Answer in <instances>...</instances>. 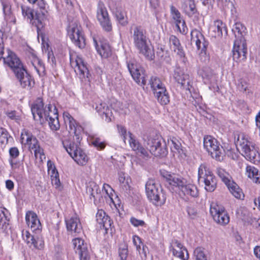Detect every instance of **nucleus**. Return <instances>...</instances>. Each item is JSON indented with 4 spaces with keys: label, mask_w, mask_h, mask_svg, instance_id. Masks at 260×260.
<instances>
[{
    "label": "nucleus",
    "mask_w": 260,
    "mask_h": 260,
    "mask_svg": "<svg viewBox=\"0 0 260 260\" xmlns=\"http://www.w3.org/2000/svg\"><path fill=\"white\" fill-rule=\"evenodd\" d=\"M96 220L100 225V228L104 229L106 231L111 228L112 224L110 217L102 209L98 210L96 214Z\"/></svg>",
    "instance_id": "nucleus-27"
},
{
    "label": "nucleus",
    "mask_w": 260,
    "mask_h": 260,
    "mask_svg": "<svg viewBox=\"0 0 260 260\" xmlns=\"http://www.w3.org/2000/svg\"><path fill=\"white\" fill-rule=\"evenodd\" d=\"M53 174L51 175V181L53 185L56 186V187H58L60 185V182L59 179L58 173L57 172L55 173L54 171H53Z\"/></svg>",
    "instance_id": "nucleus-54"
},
{
    "label": "nucleus",
    "mask_w": 260,
    "mask_h": 260,
    "mask_svg": "<svg viewBox=\"0 0 260 260\" xmlns=\"http://www.w3.org/2000/svg\"><path fill=\"white\" fill-rule=\"evenodd\" d=\"M178 30L183 35L186 34L187 32L188 28L186 25V23H185V24H183V23H182L180 24V28L178 29Z\"/></svg>",
    "instance_id": "nucleus-63"
},
{
    "label": "nucleus",
    "mask_w": 260,
    "mask_h": 260,
    "mask_svg": "<svg viewBox=\"0 0 260 260\" xmlns=\"http://www.w3.org/2000/svg\"><path fill=\"white\" fill-rule=\"evenodd\" d=\"M36 4L37 6L36 11V27L37 29H40L43 27L44 21L45 19L46 10V4L44 0H37Z\"/></svg>",
    "instance_id": "nucleus-22"
},
{
    "label": "nucleus",
    "mask_w": 260,
    "mask_h": 260,
    "mask_svg": "<svg viewBox=\"0 0 260 260\" xmlns=\"http://www.w3.org/2000/svg\"><path fill=\"white\" fill-rule=\"evenodd\" d=\"M171 142V149L172 151L175 153H178L179 155L182 156L183 154L185 155L184 151L182 148L181 143L176 138L173 137L170 139Z\"/></svg>",
    "instance_id": "nucleus-45"
},
{
    "label": "nucleus",
    "mask_w": 260,
    "mask_h": 260,
    "mask_svg": "<svg viewBox=\"0 0 260 260\" xmlns=\"http://www.w3.org/2000/svg\"><path fill=\"white\" fill-rule=\"evenodd\" d=\"M238 89L241 91H246L248 89V85L247 82L245 81L241 80L238 85Z\"/></svg>",
    "instance_id": "nucleus-59"
},
{
    "label": "nucleus",
    "mask_w": 260,
    "mask_h": 260,
    "mask_svg": "<svg viewBox=\"0 0 260 260\" xmlns=\"http://www.w3.org/2000/svg\"><path fill=\"white\" fill-rule=\"evenodd\" d=\"M247 46L246 41L235 40L233 49V59L237 62L246 58Z\"/></svg>",
    "instance_id": "nucleus-19"
},
{
    "label": "nucleus",
    "mask_w": 260,
    "mask_h": 260,
    "mask_svg": "<svg viewBox=\"0 0 260 260\" xmlns=\"http://www.w3.org/2000/svg\"><path fill=\"white\" fill-rule=\"evenodd\" d=\"M72 243L80 260H90V255L87 244L82 239L75 238L72 240Z\"/></svg>",
    "instance_id": "nucleus-16"
},
{
    "label": "nucleus",
    "mask_w": 260,
    "mask_h": 260,
    "mask_svg": "<svg viewBox=\"0 0 260 260\" xmlns=\"http://www.w3.org/2000/svg\"><path fill=\"white\" fill-rule=\"evenodd\" d=\"M4 63L10 67L15 74L24 68L23 64L16 54L9 50H7V54L4 58Z\"/></svg>",
    "instance_id": "nucleus-18"
},
{
    "label": "nucleus",
    "mask_w": 260,
    "mask_h": 260,
    "mask_svg": "<svg viewBox=\"0 0 260 260\" xmlns=\"http://www.w3.org/2000/svg\"><path fill=\"white\" fill-rule=\"evenodd\" d=\"M44 103L41 98H38L32 105L31 111L34 120L44 122V119L48 121L52 130L57 131L60 127L58 118L57 110L55 106L48 104L44 109Z\"/></svg>",
    "instance_id": "nucleus-1"
},
{
    "label": "nucleus",
    "mask_w": 260,
    "mask_h": 260,
    "mask_svg": "<svg viewBox=\"0 0 260 260\" xmlns=\"http://www.w3.org/2000/svg\"><path fill=\"white\" fill-rule=\"evenodd\" d=\"M96 17L103 28L106 31H110L112 29L109 15L104 4L100 2L98 5Z\"/></svg>",
    "instance_id": "nucleus-15"
},
{
    "label": "nucleus",
    "mask_w": 260,
    "mask_h": 260,
    "mask_svg": "<svg viewBox=\"0 0 260 260\" xmlns=\"http://www.w3.org/2000/svg\"><path fill=\"white\" fill-rule=\"evenodd\" d=\"M194 256L196 260H207V256L201 247H197L194 251Z\"/></svg>",
    "instance_id": "nucleus-49"
},
{
    "label": "nucleus",
    "mask_w": 260,
    "mask_h": 260,
    "mask_svg": "<svg viewBox=\"0 0 260 260\" xmlns=\"http://www.w3.org/2000/svg\"><path fill=\"white\" fill-rule=\"evenodd\" d=\"M204 147L212 158L217 160L222 159L223 149L218 141L211 136H206L204 138Z\"/></svg>",
    "instance_id": "nucleus-7"
},
{
    "label": "nucleus",
    "mask_w": 260,
    "mask_h": 260,
    "mask_svg": "<svg viewBox=\"0 0 260 260\" xmlns=\"http://www.w3.org/2000/svg\"><path fill=\"white\" fill-rule=\"evenodd\" d=\"M173 77L175 81L181 87L186 90H190L191 87V78L187 73H185L184 70L180 67H176L174 70Z\"/></svg>",
    "instance_id": "nucleus-17"
},
{
    "label": "nucleus",
    "mask_w": 260,
    "mask_h": 260,
    "mask_svg": "<svg viewBox=\"0 0 260 260\" xmlns=\"http://www.w3.org/2000/svg\"><path fill=\"white\" fill-rule=\"evenodd\" d=\"M200 74L204 79L207 80H211L214 76L213 71L208 67L204 68L200 72Z\"/></svg>",
    "instance_id": "nucleus-46"
},
{
    "label": "nucleus",
    "mask_w": 260,
    "mask_h": 260,
    "mask_svg": "<svg viewBox=\"0 0 260 260\" xmlns=\"http://www.w3.org/2000/svg\"><path fill=\"white\" fill-rule=\"evenodd\" d=\"M210 212L214 220L217 223L224 225L230 221V217L223 207L215 203L210 205Z\"/></svg>",
    "instance_id": "nucleus-11"
},
{
    "label": "nucleus",
    "mask_w": 260,
    "mask_h": 260,
    "mask_svg": "<svg viewBox=\"0 0 260 260\" xmlns=\"http://www.w3.org/2000/svg\"><path fill=\"white\" fill-rule=\"evenodd\" d=\"M187 213H188L189 216L191 218L193 219L197 216V210L192 207H187Z\"/></svg>",
    "instance_id": "nucleus-61"
},
{
    "label": "nucleus",
    "mask_w": 260,
    "mask_h": 260,
    "mask_svg": "<svg viewBox=\"0 0 260 260\" xmlns=\"http://www.w3.org/2000/svg\"><path fill=\"white\" fill-rule=\"evenodd\" d=\"M4 13L6 16H9L11 14V6L7 2H2Z\"/></svg>",
    "instance_id": "nucleus-56"
},
{
    "label": "nucleus",
    "mask_w": 260,
    "mask_h": 260,
    "mask_svg": "<svg viewBox=\"0 0 260 260\" xmlns=\"http://www.w3.org/2000/svg\"><path fill=\"white\" fill-rule=\"evenodd\" d=\"M145 191L148 200L157 206L163 205L166 197L163 190L154 179H149L145 184Z\"/></svg>",
    "instance_id": "nucleus-5"
},
{
    "label": "nucleus",
    "mask_w": 260,
    "mask_h": 260,
    "mask_svg": "<svg viewBox=\"0 0 260 260\" xmlns=\"http://www.w3.org/2000/svg\"><path fill=\"white\" fill-rule=\"evenodd\" d=\"M92 144L100 150L105 148L106 144L104 142H102L100 138H95L92 142Z\"/></svg>",
    "instance_id": "nucleus-55"
},
{
    "label": "nucleus",
    "mask_w": 260,
    "mask_h": 260,
    "mask_svg": "<svg viewBox=\"0 0 260 260\" xmlns=\"http://www.w3.org/2000/svg\"><path fill=\"white\" fill-rule=\"evenodd\" d=\"M169 43L171 48L173 50L174 52L176 53L178 57L181 59L182 61L184 63H185L187 61V58L178 38L175 36L171 35L169 38Z\"/></svg>",
    "instance_id": "nucleus-26"
},
{
    "label": "nucleus",
    "mask_w": 260,
    "mask_h": 260,
    "mask_svg": "<svg viewBox=\"0 0 260 260\" xmlns=\"http://www.w3.org/2000/svg\"><path fill=\"white\" fill-rule=\"evenodd\" d=\"M181 8L184 13L190 17L198 12L194 0H181Z\"/></svg>",
    "instance_id": "nucleus-34"
},
{
    "label": "nucleus",
    "mask_w": 260,
    "mask_h": 260,
    "mask_svg": "<svg viewBox=\"0 0 260 260\" xmlns=\"http://www.w3.org/2000/svg\"><path fill=\"white\" fill-rule=\"evenodd\" d=\"M95 110L102 115L103 119H105L106 122H109L112 121V113L105 103L101 102L97 104Z\"/></svg>",
    "instance_id": "nucleus-32"
},
{
    "label": "nucleus",
    "mask_w": 260,
    "mask_h": 260,
    "mask_svg": "<svg viewBox=\"0 0 260 260\" xmlns=\"http://www.w3.org/2000/svg\"><path fill=\"white\" fill-rule=\"evenodd\" d=\"M191 42L194 43L198 50H201L202 53H206L209 45V42L205 40L204 35L197 29H193L191 33Z\"/></svg>",
    "instance_id": "nucleus-20"
},
{
    "label": "nucleus",
    "mask_w": 260,
    "mask_h": 260,
    "mask_svg": "<svg viewBox=\"0 0 260 260\" xmlns=\"http://www.w3.org/2000/svg\"><path fill=\"white\" fill-rule=\"evenodd\" d=\"M147 145L150 153L155 156L163 157L168 153L165 145H162L161 138L157 136L149 138Z\"/></svg>",
    "instance_id": "nucleus-12"
},
{
    "label": "nucleus",
    "mask_w": 260,
    "mask_h": 260,
    "mask_svg": "<svg viewBox=\"0 0 260 260\" xmlns=\"http://www.w3.org/2000/svg\"><path fill=\"white\" fill-rule=\"evenodd\" d=\"M171 16L173 20L180 19L181 15L179 11L173 5L170 7Z\"/></svg>",
    "instance_id": "nucleus-53"
},
{
    "label": "nucleus",
    "mask_w": 260,
    "mask_h": 260,
    "mask_svg": "<svg viewBox=\"0 0 260 260\" xmlns=\"http://www.w3.org/2000/svg\"><path fill=\"white\" fill-rule=\"evenodd\" d=\"M63 117L65 123L69 125V133L74 134V140H76L77 143H80L82 140V127L77 123L76 120L68 112H64Z\"/></svg>",
    "instance_id": "nucleus-13"
},
{
    "label": "nucleus",
    "mask_w": 260,
    "mask_h": 260,
    "mask_svg": "<svg viewBox=\"0 0 260 260\" xmlns=\"http://www.w3.org/2000/svg\"><path fill=\"white\" fill-rule=\"evenodd\" d=\"M114 15L116 19L122 25H125L127 23V21L124 18V13L121 10L116 9L115 11L114 12Z\"/></svg>",
    "instance_id": "nucleus-47"
},
{
    "label": "nucleus",
    "mask_w": 260,
    "mask_h": 260,
    "mask_svg": "<svg viewBox=\"0 0 260 260\" xmlns=\"http://www.w3.org/2000/svg\"><path fill=\"white\" fill-rule=\"evenodd\" d=\"M131 147L136 151L137 154L144 156H148V152L146 149L143 147L139 142L135 139L133 135L128 132V139L127 140Z\"/></svg>",
    "instance_id": "nucleus-31"
},
{
    "label": "nucleus",
    "mask_w": 260,
    "mask_h": 260,
    "mask_svg": "<svg viewBox=\"0 0 260 260\" xmlns=\"http://www.w3.org/2000/svg\"><path fill=\"white\" fill-rule=\"evenodd\" d=\"M155 96L156 98L157 101L161 105H166L170 102V96L166 89L162 91H157L154 93Z\"/></svg>",
    "instance_id": "nucleus-43"
},
{
    "label": "nucleus",
    "mask_w": 260,
    "mask_h": 260,
    "mask_svg": "<svg viewBox=\"0 0 260 260\" xmlns=\"http://www.w3.org/2000/svg\"><path fill=\"white\" fill-rule=\"evenodd\" d=\"M94 45L99 54L104 58H108L111 55L110 46L107 43L100 42V46L95 39H93Z\"/></svg>",
    "instance_id": "nucleus-36"
},
{
    "label": "nucleus",
    "mask_w": 260,
    "mask_h": 260,
    "mask_svg": "<svg viewBox=\"0 0 260 260\" xmlns=\"http://www.w3.org/2000/svg\"><path fill=\"white\" fill-rule=\"evenodd\" d=\"M118 131L119 134L121 135L124 142L126 143V141L128 139V133H127L126 128L120 125H117Z\"/></svg>",
    "instance_id": "nucleus-51"
},
{
    "label": "nucleus",
    "mask_w": 260,
    "mask_h": 260,
    "mask_svg": "<svg viewBox=\"0 0 260 260\" xmlns=\"http://www.w3.org/2000/svg\"><path fill=\"white\" fill-rule=\"evenodd\" d=\"M15 75L22 88L30 89L34 86L35 81L32 77L28 73L24 67Z\"/></svg>",
    "instance_id": "nucleus-23"
},
{
    "label": "nucleus",
    "mask_w": 260,
    "mask_h": 260,
    "mask_svg": "<svg viewBox=\"0 0 260 260\" xmlns=\"http://www.w3.org/2000/svg\"><path fill=\"white\" fill-rule=\"evenodd\" d=\"M71 64L74 68L75 72L78 76L82 82H89L90 74L87 67V64L83 58L77 56L74 60L73 58H71Z\"/></svg>",
    "instance_id": "nucleus-9"
},
{
    "label": "nucleus",
    "mask_w": 260,
    "mask_h": 260,
    "mask_svg": "<svg viewBox=\"0 0 260 260\" xmlns=\"http://www.w3.org/2000/svg\"><path fill=\"white\" fill-rule=\"evenodd\" d=\"M127 67L134 80L141 86L146 84L147 80L144 69L134 62H127Z\"/></svg>",
    "instance_id": "nucleus-14"
},
{
    "label": "nucleus",
    "mask_w": 260,
    "mask_h": 260,
    "mask_svg": "<svg viewBox=\"0 0 260 260\" xmlns=\"http://www.w3.org/2000/svg\"><path fill=\"white\" fill-rule=\"evenodd\" d=\"M24 239L30 247L41 249L43 247L44 241L42 238L39 236L31 235L29 232H25V237Z\"/></svg>",
    "instance_id": "nucleus-30"
},
{
    "label": "nucleus",
    "mask_w": 260,
    "mask_h": 260,
    "mask_svg": "<svg viewBox=\"0 0 260 260\" xmlns=\"http://www.w3.org/2000/svg\"><path fill=\"white\" fill-rule=\"evenodd\" d=\"M216 173L236 198L241 199L242 197H244V194L241 189L235 182L231 180L232 177L224 169L218 168L216 170Z\"/></svg>",
    "instance_id": "nucleus-8"
},
{
    "label": "nucleus",
    "mask_w": 260,
    "mask_h": 260,
    "mask_svg": "<svg viewBox=\"0 0 260 260\" xmlns=\"http://www.w3.org/2000/svg\"><path fill=\"white\" fill-rule=\"evenodd\" d=\"M236 146L237 149L247 160L253 164L260 161V154L255 145L243 135L239 136Z\"/></svg>",
    "instance_id": "nucleus-4"
},
{
    "label": "nucleus",
    "mask_w": 260,
    "mask_h": 260,
    "mask_svg": "<svg viewBox=\"0 0 260 260\" xmlns=\"http://www.w3.org/2000/svg\"><path fill=\"white\" fill-rule=\"evenodd\" d=\"M30 63L34 68L39 76H43L45 74V66L41 59L36 55L31 54L29 56Z\"/></svg>",
    "instance_id": "nucleus-35"
},
{
    "label": "nucleus",
    "mask_w": 260,
    "mask_h": 260,
    "mask_svg": "<svg viewBox=\"0 0 260 260\" xmlns=\"http://www.w3.org/2000/svg\"><path fill=\"white\" fill-rule=\"evenodd\" d=\"M149 84L153 91L154 94L157 91H159V90L162 91L166 89L165 85L162 83L159 78L156 76H153L151 78L149 81Z\"/></svg>",
    "instance_id": "nucleus-41"
},
{
    "label": "nucleus",
    "mask_w": 260,
    "mask_h": 260,
    "mask_svg": "<svg viewBox=\"0 0 260 260\" xmlns=\"http://www.w3.org/2000/svg\"><path fill=\"white\" fill-rule=\"evenodd\" d=\"M68 232L76 236L82 232V226L79 218L76 216H73L65 220Z\"/></svg>",
    "instance_id": "nucleus-24"
},
{
    "label": "nucleus",
    "mask_w": 260,
    "mask_h": 260,
    "mask_svg": "<svg viewBox=\"0 0 260 260\" xmlns=\"http://www.w3.org/2000/svg\"><path fill=\"white\" fill-rule=\"evenodd\" d=\"M25 220L28 226L32 232H39L41 229V224L37 214L32 211H28L25 216Z\"/></svg>",
    "instance_id": "nucleus-29"
},
{
    "label": "nucleus",
    "mask_w": 260,
    "mask_h": 260,
    "mask_svg": "<svg viewBox=\"0 0 260 260\" xmlns=\"http://www.w3.org/2000/svg\"><path fill=\"white\" fill-rule=\"evenodd\" d=\"M232 31L235 35L236 40L246 41L244 36L246 35V28L240 22H237L233 26Z\"/></svg>",
    "instance_id": "nucleus-37"
},
{
    "label": "nucleus",
    "mask_w": 260,
    "mask_h": 260,
    "mask_svg": "<svg viewBox=\"0 0 260 260\" xmlns=\"http://www.w3.org/2000/svg\"><path fill=\"white\" fill-rule=\"evenodd\" d=\"M36 158L39 157L42 159V157L44 156L43 149L40 146V145L36 149L33 150Z\"/></svg>",
    "instance_id": "nucleus-58"
},
{
    "label": "nucleus",
    "mask_w": 260,
    "mask_h": 260,
    "mask_svg": "<svg viewBox=\"0 0 260 260\" xmlns=\"http://www.w3.org/2000/svg\"><path fill=\"white\" fill-rule=\"evenodd\" d=\"M22 143L28 145L30 151L36 149L39 145V141L31 133L27 131L24 130L21 136Z\"/></svg>",
    "instance_id": "nucleus-28"
},
{
    "label": "nucleus",
    "mask_w": 260,
    "mask_h": 260,
    "mask_svg": "<svg viewBox=\"0 0 260 260\" xmlns=\"http://www.w3.org/2000/svg\"><path fill=\"white\" fill-rule=\"evenodd\" d=\"M68 36L75 46L80 49L85 46V39L81 31L80 28L77 25L72 26L68 30Z\"/></svg>",
    "instance_id": "nucleus-21"
},
{
    "label": "nucleus",
    "mask_w": 260,
    "mask_h": 260,
    "mask_svg": "<svg viewBox=\"0 0 260 260\" xmlns=\"http://www.w3.org/2000/svg\"><path fill=\"white\" fill-rule=\"evenodd\" d=\"M7 210L5 208L0 209V230L6 231L9 225V219L7 215Z\"/></svg>",
    "instance_id": "nucleus-44"
},
{
    "label": "nucleus",
    "mask_w": 260,
    "mask_h": 260,
    "mask_svg": "<svg viewBox=\"0 0 260 260\" xmlns=\"http://www.w3.org/2000/svg\"><path fill=\"white\" fill-rule=\"evenodd\" d=\"M198 180L203 182L205 189L209 192L213 191L217 186V180L213 173L204 164H202L198 170Z\"/></svg>",
    "instance_id": "nucleus-6"
},
{
    "label": "nucleus",
    "mask_w": 260,
    "mask_h": 260,
    "mask_svg": "<svg viewBox=\"0 0 260 260\" xmlns=\"http://www.w3.org/2000/svg\"><path fill=\"white\" fill-rule=\"evenodd\" d=\"M133 241L134 244L136 246L137 250H139L141 248L140 244L141 243V239L138 236L135 235L133 237Z\"/></svg>",
    "instance_id": "nucleus-62"
},
{
    "label": "nucleus",
    "mask_w": 260,
    "mask_h": 260,
    "mask_svg": "<svg viewBox=\"0 0 260 260\" xmlns=\"http://www.w3.org/2000/svg\"><path fill=\"white\" fill-rule=\"evenodd\" d=\"M101 190L99 186L94 182H90L86 187V193L91 200L95 201L100 197Z\"/></svg>",
    "instance_id": "nucleus-38"
},
{
    "label": "nucleus",
    "mask_w": 260,
    "mask_h": 260,
    "mask_svg": "<svg viewBox=\"0 0 260 260\" xmlns=\"http://www.w3.org/2000/svg\"><path fill=\"white\" fill-rule=\"evenodd\" d=\"M78 143H70L64 146L68 153L79 165L83 166L86 164L88 157L86 153L79 147Z\"/></svg>",
    "instance_id": "nucleus-10"
},
{
    "label": "nucleus",
    "mask_w": 260,
    "mask_h": 260,
    "mask_svg": "<svg viewBox=\"0 0 260 260\" xmlns=\"http://www.w3.org/2000/svg\"><path fill=\"white\" fill-rule=\"evenodd\" d=\"M246 172L249 178L256 183H260V172L254 167L248 166L246 167Z\"/></svg>",
    "instance_id": "nucleus-42"
},
{
    "label": "nucleus",
    "mask_w": 260,
    "mask_h": 260,
    "mask_svg": "<svg viewBox=\"0 0 260 260\" xmlns=\"http://www.w3.org/2000/svg\"><path fill=\"white\" fill-rule=\"evenodd\" d=\"M22 14L24 18L29 20L33 25L36 26V13L34 14V10L26 5H21Z\"/></svg>",
    "instance_id": "nucleus-40"
},
{
    "label": "nucleus",
    "mask_w": 260,
    "mask_h": 260,
    "mask_svg": "<svg viewBox=\"0 0 260 260\" xmlns=\"http://www.w3.org/2000/svg\"><path fill=\"white\" fill-rule=\"evenodd\" d=\"M119 256L121 260H126L128 255V250L124 246L123 247H120L118 250Z\"/></svg>",
    "instance_id": "nucleus-52"
},
{
    "label": "nucleus",
    "mask_w": 260,
    "mask_h": 260,
    "mask_svg": "<svg viewBox=\"0 0 260 260\" xmlns=\"http://www.w3.org/2000/svg\"><path fill=\"white\" fill-rule=\"evenodd\" d=\"M9 153L11 157L16 158L19 154V151L17 147H12L9 150Z\"/></svg>",
    "instance_id": "nucleus-60"
},
{
    "label": "nucleus",
    "mask_w": 260,
    "mask_h": 260,
    "mask_svg": "<svg viewBox=\"0 0 260 260\" xmlns=\"http://www.w3.org/2000/svg\"><path fill=\"white\" fill-rule=\"evenodd\" d=\"M170 248L175 256L182 260H187L188 259L189 254L187 249L178 241L176 240L173 241Z\"/></svg>",
    "instance_id": "nucleus-25"
},
{
    "label": "nucleus",
    "mask_w": 260,
    "mask_h": 260,
    "mask_svg": "<svg viewBox=\"0 0 260 260\" xmlns=\"http://www.w3.org/2000/svg\"><path fill=\"white\" fill-rule=\"evenodd\" d=\"M9 137L8 132L5 128H0V143L2 146H5L8 143Z\"/></svg>",
    "instance_id": "nucleus-48"
},
{
    "label": "nucleus",
    "mask_w": 260,
    "mask_h": 260,
    "mask_svg": "<svg viewBox=\"0 0 260 260\" xmlns=\"http://www.w3.org/2000/svg\"><path fill=\"white\" fill-rule=\"evenodd\" d=\"M212 30L211 36L214 38H221L223 32L227 35L228 31L225 24L221 20H216L214 21V24L211 27Z\"/></svg>",
    "instance_id": "nucleus-33"
},
{
    "label": "nucleus",
    "mask_w": 260,
    "mask_h": 260,
    "mask_svg": "<svg viewBox=\"0 0 260 260\" xmlns=\"http://www.w3.org/2000/svg\"><path fill=\"white\" fill-rule=\"evenodd\" d=\"M118 181L122 191L126 192L130 189L129 183L131 182L130 177L123 172L118 173Z\"/></svg>",
    "instance_id": "nucleus-39"
},
{
    "label": "nucleus",
    "mask_w": 260,
    "mask_h": 260,
    "mask_svg": "<svg viewBox=\"0 0 260 260\" xmlns=\"http://www.w3.org/2000/svg\"><path fill=\"white\" fill-rule=\"evenodd\" d=\"M135 47L147 59L152 60L155 55L153 50L149 46L146 31L141 26L134 25L131 28Z\"/></svg>",
    "instance_id": "nucleus-2"
},
{
    "label": "nucleus",
    "mask_w": 260,
    "mask_h": 260,
    "mask_svg": "<svg viewBox=\"0 0 260 260\" xmlns=\"http://www.w3.org/2000/svg\"><path fill=\"white\" fill-rule=\"evenodd\" d=\"M161 175L170 185L178 187L184 195L189 196L192 198H197L199 196V190L194 184L187 183L185 179L168 172H163Z\"/></svg>",
    "instance_id": "nucleus-3"
},
{
    "label": "nucleus",
    "mask_w": 260,
    "mask_h": 260,
    "mask_svg": "<svg viewBox=\"0 0 260 260\" xmlns=\"http://www.w3.org/2000/svg\"><path fill=\"white\" fill-rule=\"evenodd\" d=\"M11 165L13 170V173L15 176H21L23 173V166L14 164L11 161Z\"/></svg>",
    "instance_id": "nucleus-50"
},
{
    "label": "nucleus",
    "mask_w": 260,
    "mask_h": 260,
    "mask_svg": "<svg viewBox=\"0 0 260 260\" xmlns=\"http://www.w3.org/2000/svg\"><path fill=\"white\" fill-rule=\"evenodd\" d=\"M254 253L255 256L260 260V246H256L254 248Z\"/></svg>",
    "instance_id": "nucleus-64"
},
{
    "label": "nucleus",
    "mask_w": 260,
    "mask_h": 260,
    "mask_svg": "<svg viewBox=\"0 0 260 260\" xmlns=\"http://www.w3.org/2000/svg\"><path fill=\"white\" fill-rule=\"evenodd\" d=\"M131 223L134 226H144L145 224V222L142 220L138 219L134 217H132L130 219Z\"/></svg>",
    "instance_id": "nucleus-57"
}]
</instances>
